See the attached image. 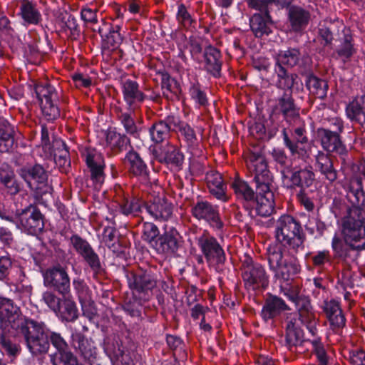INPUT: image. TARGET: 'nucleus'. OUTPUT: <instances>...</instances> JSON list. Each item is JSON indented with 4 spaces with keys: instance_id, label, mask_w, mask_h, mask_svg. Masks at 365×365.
Segmentation results:
<instances>
[{
    "instance_id": "nucleus-55",
    "label": "nucleus",
    "mask_w": 365,
    "mask_h": 365,
    "mask_svg": "<svg viewBox=\"0 0 365 365\" xmlns=\"http://www.w3.org/2000/svg\"><path fill=\"white\" fill-rule=\"evenodd\" d=\"M173 121L175 123V127L178 128L181 135L185 137V140L192 143L195 139V134L192 128L186 123H180L177 118H173Z\"/></svg>"
},
{
    "instance_id": "nucleus-36",
    "label": "nucleus",
    "mask_w": 365,
    "mask_h": 365,
    "mask_svg": "<svg viewBox=\"0 0 365 365\" xmlns=\"http://www.w3.org/2000/svg\"><path fill=\"white\" fill-rule=\"evenodd\" d=\"M289 17L292 29L298 31L305 28L309 19V14L302 8L292 7L289 11Z\"/></svg>"
},
{
    "instance_id": "nucleus-2",
    "label": "nucleus",
    "mask_w": 365,
    "mask_h": 365,
    "mask_svg": "<svg viewBox=\"0 0 365 365\" xmlns=\"http://www.w3.org/2000/svg\"><path fill=\"white\" fill-rule=\"evenodd\" d=\"M250 172L254 174L258 194L256 198V211L259 215L267 217L274 210V194L270 190L272 176L264 156L259 153L251 152L246 159Z\"/></svg>"
},
{
    "instance_id": "nucleus-57",
    "label": "nucleus",
    "mask_w": 365,
    "mask_h": 365,
    "mask_svg": "<svg viewBox=\"0 0 365 365\" xmlns=\"http://www.w3.org/2000/svg\"><path fill=\"white\" fill-rule=\"evenodd\" d=\"M125 137L113 130H110L106 134V143L110 148L120 147L123 143Z\"/></svg>"
},
{
    "instance_id": "nucleus-37",
    "label": "nucleus",
    "mask_w": 365,
    "mask_h": 365,
    "mask_svg": "<svg viewBox=\"0 0 365 365\" xmlns=\"http://www.w3.org/2000/svg\"><path fill=\"white\" fill-rule=\"evenodd\" d=\"M19 14L27 24H37L41 20V16L35 5L28 0L21 1Z\"/></svg>"
},
{
    "instance_id": "nucleus-10",
    "label": "nucleus",
    "mask_w": 365,
    "mask_h": 365,
    "mask_svg": "<svg viewBox=\"0 0 365 365\" xmlns=\"http://www.w3.org/2000/svg\"><path fill=\"white\" fill-rule=\"evenodd\" d=\"M197 245L210 265L218 264L224 262L225 259V252L213 237L202 235L197 238Z\"/></svg>"
},
{
    "instance_id": "nucleus-43",
    "label": "nucleus",
    "mask_w": 365,
    "mask_h": 365,
    "mask_svg": "<svg viewBox=\"0 0 365 365\" xmlns=\"http://www.w3.org/2000/svg\"><path fill=\"white\" fill-rule=\"evenodd\" d=\"M47 121L53 120L60 116V110L57 105V98L53 87L47 83Z\"/></svg>"
},
{
    "instance_id": "nucleus-59",
    "label": "nucleus",
    "mask_w": 365,
    "mask_h": 365,
    "mask_svg": "<svg viewBox=\"0 0 365 365\" xmlns=\"http://www.w3.org/2000/svg\"><path fill=\"white\" fill-rule=\"evenodd\" d=\"M161 247L164 252L175 253L178 247L177 240L171 235H165L161 239Z\"/></svg>"
},
{
    "instance_id": "nucleus-45",
    "label": "nucleus",
    "mask_w": 365,
    "mask_h": 365,
    "mask_svg": "<svg viewBox=\"0 0 365 365\" xmlns=\"http://www.w3.org/2000/svg\"><path fill=\"white\" fill-rule=\"evenodd\" d=\"M247 289L256 290L268 284L267 275H242Z\"/></svg>"
},
{
    "instance_id": "nucleus-9",
    "label": "nucleus",
    "mask_w": 365,
    "mask_h": 365,
    "mask_svg": "<svg viewBox=\"0 0 365 365\" xmlns=\"http://www.w3.org/2000/svg\"><path fill=\"white\" fill-rule=\"evenodd\" d=\"M24 317L13 300L0 297V329L13 330Z\"/></svg>"
},
{
    "instance_id": "nucleus-16",
    "label": "nucleus",
    "mask_w": 365,
    "mask_h": 365,
    "mask_svg": "<svg viewBox=\"0 0 365 365\" xmlns=\"http://www.w3.org/2000/svg\"><path fill=\"white\" fill-rule=\"evenodd\" d=\"M192 215L199 220H205L212 227L220 229L222 222L220 219L217 207L212 205L207 202H199L192 209Z\"/></svg>"
},
{
    "instance_id": "nucleus-12",
    "label": "nucleus",
    "mask_w": 365,
    "mask_h": 365,
    "mask_svg": "<svg viewBox=\"0 0 365 365\" xmlns=\"http://www.w3.org/2000/svg\"><path fill=\"white\" fill-rule=\"evenodd\" d=\"M86 164L91 173V179L96 187H99L104 181V160L102 155L96 149L88 148L83 153Z\"/></svg>"
},
{
    "instance_id": "nucleus-6",
    "label": "nucleus",
    "mask_w": 365,
    "mask_h": 365,
    "mask_svg": "<svg viewBox=\"0 0 365 365\" xmlns=\"http://www.w3.org/2000/svg\"><path fill=\"white\" fill-rule=\"evenodd\" d=\"M276 242L283 247L297 250L304 242L303 232L300 223L293 217L282 215L276 222L274 229Z\"/></svg>"
},
{
    "instance_id": "nucleus-8",
    "label": "nucleus",
    "mask_w": 365,
    "mask_h": 365,
    "mask_svg": "<svg viewBox=\"0 0 365 365\" xmlns=\"http://www.w3.org/2000/svg\"><path fill=\"white\" fill-rule=\"evenodd\" d=\"M19 175L34 190L36 200L40 203L43 200V196L46 194V170L40 164H36L31 168H22L19 170Z\"/></svg>"
},
{
    "instance_id": "nucleus-4",
    "label": "nucleus",
    "mask_w": 365,
    "mask_h": 365,
    "mask_svg": "<svg viewBox=\"0 0 365 365\" xmlns=\"http://www.w3.org/2000/svg\"><path fill=\"white\" fill-rule=\"evenodd\" d=\"M59 276L61 282L56 285L54 292H47V306L62 322H74L78 314L76 303L68 296L70 279L68 275Z\"/></svg>"
},
{
    "instance_id": "nucleus-34",
    "label": "nucleus",
    "mask_w": 365,
    "mask_h": 365,
    "mask_svg": "<svg viewBox=\"0 0 365 365\" xmlns=\"http://www.w3.org/2000/svg\"><path fill=\"white\" fill-rule=\"evenodd\" d=\"M14 127L6 120L0 122V152H9L14 143Z\"/></svg>"
},
{
    "instance_id": "nucleus-17",
    "label": "nucleus",
    "mask_w": 365,
    "mask_h": 365,
    "mask_svg": "<svg viewBox=\"0 0 365 365\" xmlns=\"http://www.w3.org/2000/svg\"><path fill=\"white\" fill-rule=\"evenodd\" d=\"M292 123L294 125L296 126L292 135L294 141H292V140L289 139V135L286 131V129H284L282 130L283 140L284 144L289 149L292 153L302 154L299 151L298 144L300 143L303 145L306 143L308 140L306 135L305 125L300 118L299 120H293Z\"/></svg>"
},
{
    "instance_id": "nucleus-47",
    "label": "nucleus",
    "mask_w": 365,
    "mask_h": 365,
    "mask_svg": "<svg viewBox=\"0 0 365 365\" xmlns=\"http://www.w3.org/2000/svg\"><path fill=\"white\" fill-rule=\"evenodd\" d=\"M274 71L278 78L277 86L282 89H290L294 85V76L288 75L281 65L275 66Z\"/></svg>"
},
{
    "instance_id": "nucleus-32",
    "label": "nucleus",
    "mask_w": 365,
    "mask_h": 365,
    "mask_svg": "<svg viewBox=\"0 0 365 365\" xmlns=\"http://www.w3.org/2000/svg\"><path fill=\"white\" fill-rule=\"evenodd\" d=\"M272 21L268 13L255 14L250 19V27L257 37L268 35L271 31Z\"/></svg>"
},
{
    "instance_id": "nucleus-33",
    "label": "nucleus",
    "mask_w": 365,
    "mask_h": 365,
    "mask_svg": "<svg viewBox=\"0 0 365 365\" xmlns=\"http://www.w3.org/2000/svg\"><path fill=\"white\" fill-rule=\"evenodd\" d=\"M125 163L130 173L133 175L140 177L147 175V165L138 153L135 151L128 152L125 156Z\"/></svg>"
},
{
    "instance_id": "nucleus-5",
    "label": "nucleus",
    "mask_w": 365,
    "mask_h": 365,
    "mask_svg": "<svg viewBox=\"0 0 365 365\" xmlns=\"http://www.w3.org/2000/svg\"><path fill=\"white\" fill-rule=\"evenodd\" d=\"M13 333L24 337L27 348L34 356L46 353L44 324L27 317L20 319V322L13 329Z\"/></svg>"
},
{
    "instance_id": "nucleus-64",
    "label": "nucleus",
    "mask_w": 365,
    "mask_h": 365,
    "mask_svg": "<svg viewBox=\"0 0 365 365\" xmlns=\"http://www.w3.org/2000/svg\"><path fill=\"white\" fill-rule=\"evenodd\" d=\"M159 234L158 228L152 222H145L143 225V237L146 241H153Z\"/></svg>"
},
{
    "instance_id": "nucleus-27",
    "label": "nucleus",
    "mask_w": 365,
    "mask_h": 365,
    "mask_svg": "<svg viewBox=\"0 0 365 365\" xmlns=\"http://www.w3.org/2000/svg\"><path fill=\"white\" fill-rule=\"evenodd\" d=\"M52 152L53 155V163L58 167L59 170L66 172L70 166L68 152L62 140L53 137Z\"/></svg>"
},
{
    "instance_id": "nucleus-48",
    "label": "nucleus",
    "mask_w": 365,
    "mask_h": 365,
    "mask_svg": "<svg viewBox=\"0 0 365 365\" xmlns=\"http://www.w3.org/2000/svg\"><path fill=\"white\" fill-rule=\"evenodd\" d=\"M248 6L262 12H267V6L270 3H275L282 7L289 5L292 0H246Z\"/></svg>"
},
{
    "instance_id": "nucleus-11",
    "label": "nucleus",
    "mask_w": 365,
    "mask_h": 365,
    "mask_svg": "<svg viewBox=\"0 0 365 365\" xmlns=\"http://www.w3.org/2000/svg\"><path fill=\"white\" fill-rule=\"evenodd\" d=\"M104 351L115 365H135L133 359L134 352L125 349L119 340L113 339L105 343Z\"/></svg>"
},
{
    "instance_id": "nucleus-20",
    "label": "nucleus",
    "mask_w": 365,
    "mask_h": 365,
    "mask_svg": "<svg viewBox=\"0 0 365 365\" xmlns=\"http://www.w3.org/2000/svg\"><path fill=\"white\" fill-rule=\"evenodd\" d=\"M279 281L280 292L288 300L293 302L302 295L299 279L291 278L290 275H274Z\"/></svg>"
},
{
    "instance_id": "nucleus-3",
    "label": "nucleus",
    "mask_w": 365,
    "mask_h": 365,
    "mask_svg": "<svg viewBox=\"0 0 365 365\" xmlns=\"http://www.w3.org/2000/svg\"><path fill=\"white\" fill-rule=\"evenodd\" d=\"M131 295H127L123 303L122 309L127 316L141 321L143 317V302L148 299V292L157 285V280L153 275H125Z\"/></svg>"
},
{
    "instance_id": "nucleus-28",
    "label": "nucleus",
    "mask_w": 365,
    "mask_h": 365,
    "mask_svg": "<svg viewBox=\"0 0 365 365\" xmlns=\"http://www.w3.org/2000/svg\"><path fill=\"white\" fill-rule=\"evenodd\" d=\"M281 245L278 242L271 244L267 249V259L270 269L273 272H277L278 274H290L291 271H284L283 261H282V250Z\"/></svg>"
},
{
    "instance_id": "nucleus-52",
    "label": "nucleus",
    "mask_w": 365,
    "mask_h": 365,
    "mask_svg": "<svg viewBox=\"0 0 365 365\" xmlns=\"http://www.w3.org/2000/svg\"><path fill=\"white\" fill-rule=\"evenodd\" d=\"M313 346V351L316 355L319 361L318 365H327L328 357L324 344L321 341L320 338H317L309 341Z\"/></svg>"
},
{
    "instance_id": "nucleus-19",
    "label": "nucleus",
    "mask_w": 365,
    "mask_h": 365,
    "mask_svg": "<svg viewBox=\"0 0 365 365\" xmlns=\"http://www.w3.org/2000/svg\"><path fill=\"white\" fill-rule=\"evenodd\" d=\"M303 329L296 324L295 320H289L285 328V343L284 346L290 351H294V349L301 346L304 342Z\"/></svg>"
},
{
    "instance_id": "nucleus-39",
    "label": "nucleus",
    "mask_w": 365,
    "mask_h": 365,
    "mask_svg": "<svg viewBox=\"0 0 365 365\" xmlns=\"http://www.w3.org/2000/svg\"><path fill=\"white\" fill-rule=\"evenodd\" d=\"M302 55L298 49L290 48L287 51H280L276 57V65H287L293 67L299 63Z\"/></svg>"
},
{
    "instance_id": "nucleus-44",
    "label": "nucleus",
    "mask_w": 365,
    "mask_h": 365,
    "mask_svg": "<svg viewBox=\"0 0 365 365\" xmlns=\"http://www.w3.org/2000/svg\"><path fill=\"white\" fill-rule=\"evenodd\" d=\"M171 125L168 123L160 121L154 124L150 129V135L153 141L159 143L163 142L168 136Z\"/></svg>"
},
{
    "instance_id": "nucleus-14",
    "label": "nucleus",
    "mask_w": 365,
    "mask_h": 365,
    "mask_svg": "<svg viewBox=\"0 0 365 365\" xmlns=\"http://www.w3.org/2000/svg\"><path fill=\"white\" fill-rule=\"evenodd\" d=\"M289 310L290 307L282 298L268 293L260 312V317L264 322H268L279 317L284 312Z\"/></svg>"
},
{
    "instance_id": "nucleus-13",
    "label": "nucleus",
    "mask_w": 365,
    "mask_h": 365,
    "mask_svg": "<svg viewBox=\"0 0 365 365\" xmlns=\"http://www.w3.org/2000/svg\"><path fill=\"white\" fill-rule=\"evenodd\" d=\"M120 190L118 192V196L116 200L110 204L108 209L114 215H117L118 213L126 216L137 215L141 211L142 208V202L140 200L136 197H129L128 195H125L124 193L121 195L120 193Z\"/></svg>"
},
{
    "instance_id": "nucleus-46",
    "label": "nucleus",
    "mask_w": 365,
    "mask_h": 365,
    "mask_svg": "<svg viewBox=\"0 0 365 365\" xmlns=\"http://www.w3.org/2000/svg\"><path fill=\"white\" fill-rule=\"evenodd\" d=\"M232 186L238 198L246 201L253 200L255 193L245 182L237 179L232 182Z\"/></svg>"
},
{
    "instance_id": "nucleus-50",
    "label": "nucleus",
    "mask_w": 365,
    "mask_h": 365,
    "mask_svg": "<svg viewBox=\"0 0 365 365\" xmlns=\"http://www.w3.org/2000/svg\"><path fill=\"white\" fill-rule=\"evenodd\" d=\"M49 342L56 349V352H63L68 349V344L61 335L56 332H51L49 336L47 335V345ZM49 346H47V354H49Z\"/></svg>"
},
{
    "instance_id": "nucleus-18",
    "label": "nucleus",
    "mask_w": 365,
    "mask_h": 365,
    "mask_svg": "<svg viewBox=\"0 0 365 365\" xmlns=\"http://www.w3.org/2000/svg\"><path fill=\"white\" fill-rule=\"evenodd\" d=\"M72 345L78 350L81 356L89 363H93L96 358L97 349L82 333L73 334Z\"/></svg>"
},
{
    "instance_id": "nucleus-1",
    "label": "nucleus",
    "mask_w": 365,
    "mask_h": 365,
    "mask_svg": "<svg viewBox=\"0 0 365 365\" xmlns=\"http://www.w3.org/2000/svg\"><path fill=\"white\" fill-rule=\"evenodd\" d=\"M340 235L335 234L331 241L332 250L337 257L346 259L351 250H365V222L359 208L350 209L342 219Z\"/></svg>"
},
{
    "instance_id": "nucleus-29",
    "label": "nucleus",
    "mask_w": 365,
    "mask_h": 365,
    "mask_svg": "<svg viewBox=\"0 0 365 365\" xmlns=\"http://www.w3.org/2000/svg\"><path fill=\"white\" fill-rule=\"evenodd\" d=\"M205 69L214 76H220L222 62L220 51L211 46L206 47L204 52Z\"/></svg>"
},
{
    "instance_id": "nucleus-40",
    "label": "nucleus",
    "mask_w": 365,
    "mask_h": 365,
    "mask_svg": "<svg viewBox=\"0 0 365 365\" xmlns=\"http://www.w3.org/2000/svg\"><path fill=\"white\" fill-rule=\"evenodd\" d=\"M163 160L175 168L179 169L184 160L182 153L174 145L168 144L163 149Z\"/></svg>"
},
{
    "instance_id": "nucleus-41",
    "label": "nucleus",
    "mask_w": 365,
    "mask_h": 365,
    "mask_svg": "<svg viewBox=\"0 0 365 365\" xmlns=\"http://www.w3.org/2000/svg\"><path fill=\"white\" fill-rule=\"evenodd\" d=\"M306 85L309 92L317 98H323L327 96L328 85L325 81L314 76H309Z\"/></svg>"
},
{
    "instance_id": "nucleus-63",
    "label": "nucleus",
    "mask_w": 365,
    "mask_h": 365,
    "mask_svg": "<svg viewBox=\"0 0 365 365\" xmlns=\"http://www.w3.org/2000/svg\"><path fill=\"white\" fill-rule=\"evenodd\" d=\"M61 29L66 31H70L71 34H74L78 29V24L74 16L66 14L62 19L61 23Z\"/></svg>"
},
{
    "instance_id": "nucleus-31",
    "label": "nucleus",
    "mask_w": 365,
    "mask_h": 365,
    "mask_svg": "<svg viewBox=\"0 0 365 365\" xmlns=\"http://www.w3.org/2000/svg\"><path fill=\"white\" fill-rule=\"evenodd\" d=\"M347 117L358 122L365 131V96L351 102L346 108Z\"/></svg>"
},
{
    "instance_id": "nucleus-26",
    "label": "nucleus",
    "mask_w": 365,
    "mask_h": 365,
    "mask_svg": "<svg viewBox=\"0 0 365 365\" xmlns=\"http://www.w3.org/2000/svg\"><path fill=\"white\" fill-rule=\"evenodd\" d=\"M206 180L210 193L219 200L227 201L228 197L225 192L226 186L221 175L217 172L211 171L207 174Z\"/></svg>"
},
{
    "instance_id": "nucleus-60",
    "label": "nucleus",
    "mask_w": 365,
    "mask_h": 365,
    "mask_svg": "<svg viewBox=\"0 0 365 365\" xmlns=\"http://www.w3.org/2000/svg\"><path fill=\"white\" fill-rule=\"evenodd\" d=\"M349 360L352 365H365V351L361 349L350 350Z\"/></svg>"
},
{
    "instance_id": "nucleus-53",
    "label": "nucleus",
    "mask_w": 365,
    "mask_h": 365,
    "mask_svg": "<svg viewBox=\"0 0 365 365\" xmlns=\"http://www.w3.org/2000/svg\"><path fill=\"white\" fill-rule=\"evenodd\" d=\"M298 172V180L297 187H301V190L309 187L314 181V174L309 169H302L297 170Z\"/></svg>"
},
{
    "instance_id": "nucleus-49",
    "label": "nucleus",
    "mask_w": 365,
    "mask_h": 365,
    "mask_svg": "<svg viewBox=\"0 0 365 365\" xmlns=\"http://www.w3.org/2000/svg\"><path fill=\"white\" fill-rule=\"evenodd\" d=\"M165 340L170 349L173 351H179L181 358L187 357V353L183 349L185 346L184 341L180 336L168 334Z\"/></svg>"
},
{
    "instance_id": "nucleus-35",
    "label": "nucleus",
    "mask_w": 365,
    "mask_h": 365,
    "mask_svg": "<svg viewBox=\"0 0 365 365\" xmlns=\"http://www.w3.org/2000/svg\"><path fill=\"white\" fill-rule=\"evenodd\" d=\"M124 100L129 106L141 102L144 99L143 93L138 89V84L133 81L126 80L122 86Z\"/></svg>"
},
{
    "instance_id": "nucleus-38",
    "label": "nucleus",
    "mask_w": 365,
    "mask_h": 365,
    "mask_svg": "<svg viewBox=\"0 0 365 365\" xmlns=\"http://www.w3.org/2000/svg\"><path fill=\"white\" fill-rule=\"evenodd\" d=\"M317 167L329 181H334L336 179V171L333 168L332 163L327 155L319 152L316 157Z\"/></svg>"
},
{
    "instance_id": "nucleus-25",
    "label": "nucleus",
    "mask_w": 365,
    "mask_h": 365,
    "mask_svg": "<svg viewBox=\"0 0 365 365\" xmlns=\"http://www.w3.org/2000/svg\"><path fill=\"white\" fill-rule=\"evenodd\" d=\"M72 243L76 250L85 259L88 264L93 269L100 267L98 255L94 252L90 245L79 237H73Z\"/></svg>"
},
{
    "instance_id": "nucleus-30",
    "label": "nucleus",
    "mask_w": 365,
    "mask_h": 365,
    "mask_svg": "<svg viewBox=\"0 0 365 365\" xmlns=\"http://www.w3.org/2000/svg\"><path fill=\"white\" fill-rule=\"evenodd\" d=\"M292 302L295 306L301 322H308L315 319L314 310L309 296L302 294Z\"/></svg>"
},
{
    "instance_id": "nucleus-42",
    "label": "nucleus",
    "mask_w": 365,
    "mask_h": 365,
    "mask_svg": "<svg viewBox=\"0 0 365 365\" xmlns=\"http://www.w3.org/2000/svg\"><path fill=\"white\" fill-rule=\"evenodd\" d=\"M49 356L53 365H84L68 349L63 352L49 354Z\"/></svg>"
},
{
    "instance_id": "nucleus-21",
    "label": "nucleus",
    "mask_w": 365,
    "mask_h": 365,
    "mask_svg": "<svg viewBox=\"0 0 365 365\" xmlns=\"http://www.w3.org/2000/svg\"><path fill=\"white\" fill-rule=\"evenodd\" d=\"M73 285L78 296L83 314L88 319H92L96 315V309L88 293V287L83 282L76 280L73 281Z\"/></svg>"
},
{
    "instance_id": "nucleus-23",
    "label": "nucleus",
    "mask_w": 365,
    "mask_h": 365,
    "mask_svg": "<svg viewBox=\"0 0 365 365\" xmlns=\"http://www.w3.org/2000/svg\"><path fill=\"white\" fill-rule=\"evenodd\" d=\"M148 213L155 220H167L172 215V205L165 198H156L145 206Z\"/></svg>"
},
{
    "instance_id": "nucleus-15",
    "label": "nucleus",
    "mask_w": 365,
    "mask_h": 365,
    "mask_svg": "<svg viewBox=\"0 0 365 365\" xmlns=\"http://www.w3.org/2000/svg\"><path fill=\"white\" fill-rule=\"evenodd\" d=\"M317 136L322 148L327 152L336 153L341 158L346 155L347 150L340 140L339 135L335 132L320 128L317 130Z\"/></svg>"
},
{
    "instance_id": "nucleus-51",
    "label": "nucleus",
    "mask_w": 365,
    "mask_h": 365,
    "mask_svg": "<svg viewBox=\"0 0 365 365\" xmlns=\"http://www.w3.org/2000/svg\"><path fill=\"white\" fill-rule=\"evenodd\" d=\"M282 182L284 187L293 188L297 187L298 180L297 170H292L289 168H284L281 171Z\"/></svg>"
},
{
    "instance_id": "nucleus-62",
    "label": "nucleus",
    "mask_w": 365,
    "mask_h": 365,
    "mask_svg": "<svg viewBox=\"0 0 365 365\" xmlns=\"http://www.w3.org/2000/svg\"><path fill=\"white\" fill-rule=\"evenodd\" d=\"M97 11L96 9H92L88 6L84 7L81 11V19L86 24H96L98 22Z\"/></svg>"
},
{
    "instance_id": "nucleus-56",
    "label": "nucleus",
    "mask_w": 365,
    "mask_h": 365,
    "mask_svg": "<svg viewBox=\"0 0 365 365\" xmlns=\"http://www.w3.org/2000/svg\"><path fill=\"white\" fill-rule=\"evenodd\" d=\"M322 309L327 318L332 316L333 314L334 315L335 314H339L342 312L340 307L339 302L335 299L324 300L322 305Z\"/></svg>"
},
{
    "instance_id": "nucleus-54",
    "label": "nucleus",
    "mask_w": 365,
    "mask_h": 365,
    "mask_svg": "<svg viewBox=\"0 0 365 365\" xmlns=\"http://www.w3.org/2000/svg\"><path fill=\"white\" fill-rule=\"evenodd\" d=\"M14 174L11 170H1L0 172V181L10 190L11 193L18 192V187L14 180Z\"/></svg>"
},
{
    "instance_id": "nucleus-24",
    "label": "nucleus",
    "mask_w": 365,
    "mask_h": 365,
    "mask_svg": "<svg viewBox=\"0 0 365 365\" xmlns=\"http://www.w3.org/2000/svg\"><path fill=\"white\" fill-rule=\"evenodd\" d=\"M275 110L282 113L284 120L289 123H292L293 120H299V110L289 94L284 93L279 98Z\"/></svg>"
},
{
    "instance_id": "nucleus-61",
    "label": "nucleus",
    "mask_w": 365,
    "mask_h": 365,
    "mask_svg": "<svg viewBox=\"0 0 365 365\" xmlns=\"http://www.w3.org/2000/svg\"><path fill=\"white\" fill-rule=\"evenodd\" d=\"M331 328L333 331H337L345 326L346 324V318L343 314V312L341 313L333 314L332 316L327 318Z\"/></svg>"
},
{
    "instance_id": "nucleus-58",
    "label": "nucleus",
    "mask_w": 365,
    "mask_h": 365,
    "mask_svg": "<svg viewBox=\"0 0 365 365\" xmlns=\"http://www.w3.org/2000/svg\"><path fill=\"white\" fill-rule=\"evenodd\" d=\"M120 119L122 125H123L125 131L128 133L134 135L138 132L137 125H135V121L133 117L131 116L130 113H122L120 117Z\"/></svg>"
},
{
    "instance_id": "nucleus-7",
    "label": "nucleus",
    "mask_w": 365,
    "mask_h": 365,
    "mask_svg": "<svg viewBox=\"0 0 365 365\" xmlns=\"http://www.w3.org/2000/svg\"><path fill=\"white\" fill-rule=\"evenodd\" d=\"M21 229L28 234L36 235L42 241L39 235L43 233L44 228V217L35 206H29L23 210L18 215Z\"/></svg>"
},
{
    "instance_id": "nucleus-22",
    "label": "nucleus",
    "mask_w": 365,
    "mask_h": 365,
    "mask_svg": "<svg viewBox=\"0 0 365 365\" xmlns=\"http://www.w3.org/2000/svg\"><path fill=\"white\" fill-rule=\"evenodd\" d=\"M17 335L13 333V330L1 329L0 331V351L3 355L7 356L11 359H16L21 353V349L19 344L14 341L11 336Z\"/></svg>"
}]
</instances>
